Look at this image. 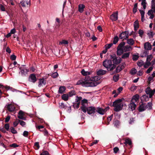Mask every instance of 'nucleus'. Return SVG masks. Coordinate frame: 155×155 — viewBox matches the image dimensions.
<instances>
[{"label":"nucleus","instance_id":"nucleus-29","mask_svg":"<svg viewBox=\"0 0 155 155\" xmlns=\"http://www.w3.org/2000/svg\"><path fill=\"white\" fill-rule=\"evenodd\" d=\"M121 58L122 59H126L129 58L130 53L129 52L123 54Z\"/></svg>","mask_w":155,"mask_h":155},{"label":"nucleus","instance_id":"nucleus-5","mask_svg":"<svg viewBox=\"0 0 155 155\" xmlns=\"http://www.w3.org/2000/svg\"><path fill=\"white\" fill-rule=\"evenodd\" d=\"M125 45V43L122 41L120 43L117 48V55L120 56L124 53L123 49Z\"/></svg>","mask_w":155,"mask_h":155},{"label":"nucleus","instance_id":"nucleus-3","mask_svg":"<svg viewBox=\"0 0 155 155\" xmlns=\"http://www.w3.org/2000/svg\"><path fill=\"white\" fill-rule=\"evenodd\" d=\"M98 84L94 83H89L88 81H85V80L80 79L78 81L76 85H81L83 87H95Z\"/></svg>","mask_w":155,"mask_h":155},{"label":"nucleus","instance_id":"nucleus-44","mask_svg":"<svg viewBox=\"0 0 155 155\" xmlns=\"http://www.w3.org/2000/svg\"><path fill=\"white\" fill-rule=\"evenodd\" d=\"M153 56L151 54L148 55L147 56L146 61L150 62Z\"/></svg>","mask_w":155,"mask_h":155},{"label":"nucleus","instance_id":"nucleus-25","mask_svg":"<svg viewBox=\"0 0 155 155\" xmlns=\"http://www.w3.org/2000/svg\"><path fill=\"white\" fill-rule=\"evenodd\" d=\"M81 72V74L84 76L90 75L92 73L91 71H85L84 69L82 70Z\"/></svg>","mask_w":155,"mask_h":155},{"label":"nucleus","instance_id":"nucleus-27","mask_svg":"<svg viewBox=\"0 0 155 155\" xmlns=\"http://www.w3.org/2000/svg\"><path fill=\"white\" fill-rule=\"evenodd\" d=\"M134 30L136 31L139 28V22L138 20H136L134 23Z\"/></svg>","mask_w":155,"mask_h":155},{"label":"nucleus","instance_id":"nucleus-35","mask_svg":"<svg viewBox=\"0 0 155 155\" xmlns=\"http://www.w3.org/2000/svg\"><path fill=\"white\" fill-rule=\"evenodd\" d=\"M144 62L141 60H140L138 61L137 62V65L139 67H141L142 66H143V65H144Z\"/></svg>","mask_w":155,"mask_h":155},{"label":"nucleus","instance_id":"nucleus-41","mask_svg":"<svg viewBox=\"0 0 155 155\" xmlns=\"http://www.w3.org/2000/svg\"><path fill=\"white\" fill-rule=\"evenodd\" d=\"M151 8L155 10V0H152L151 1Z\"/></svg>","mask_w":155,"mask_h":155},{"label":"nucleus","instance_id":"nucleus-6","mask_svg":"<svg viewBox=\"0 0 155 155\" xmlns=\"http://www.w3.org/2000/svg\"><path fill=\"white\" fill-rule=\"evenodd\" d=\"M20 70L21 75L23 76H25L28 74V73L29 71V69L28 68L26 67V65H22L19 68Z\"/></svg>","mask_w":155,"mask_h":155},{"label":"nucleus","instance_id":"nucleus-10","mask_svg":"<svg viewBox=\"0 0 155 155\" xmlns=\"http://www.w3.org/2000/svg\"><path fill=\"white\" fill-rule=\"evenodd\" d=\"M110 18L112 21H116L118 18L117 12H115L112 14L110 16Z\"/></svg>","mask_w":155,"mask_h":155},{"label":"nucleus","instance_id":"nucleus-32","mask_svg":"<svg viewBox=\"0 0 155 155\" xmlns=\"http://www.w3.org/2000/svg\"><path fill=\"white\" fill-rule=\"evenodd\" d=\"M124 143L126 145L128 144V145H130L132 144V142L129 138H127L125 140Z\"/></svg>","mask_w":155,"mask_h":155},{"label":"nucleus","instance_id":"nucleus-37","mask_svg":"<svg viewBox=\"0 0 155 155\" xmlns=\"http://www.w3.org/2000/svg\"><path fill=\"white\" fill-rule=\"evenodd\" d=\"M119 38L117 36H115L114 38L113 41V44H116L119 41Z\"/></svg>","mask_w":155,"mask_h":155},{"label":"nucleus","instance_id":"nucleus-62","mask_svg":"<svg viewBox=\"0 0 155 155\" xmlns=\"http://www.w3.org/2000/svg\"><path fill=\"white\" fill-rule=\"evenodd\" d=\"M16 56L14 54L11 55L10 56V59L11 60L14 61L16 59Z\"/></svg>","mask_w":155,"mask_h":155},{"label":"nucleus","instance_id":"nucleus-55","mask_svg":"<svg viewBox=\"0 0 155 155\" xmlns=\"http://www.w3.org/2000/svg\"><path fill=\"white\" fill-rule=\"evenodd\" d=\"M153 77L150 76L148 78V84H150L151 83V81L152 80L153 81Z\"/></svg>","mask_w":155,"mask_h":155},{"label":"nucleus","instance_id":"nucleus-2","mask_svg":"<svg viewBox=\"0 0 155 155\" xmlns=\"http://www.w3.org/2000/svg\"><path fill=\"white\" fill-rule=\"evenodd\" d=\"M103 66L107 69L108 71H112L116 67V65L112 64L111 61L106 60L103 63Z\"/></svg>","mask_w":155,"mask_h":155},{"label":"nucleus","instance_id":"nucleus-14","mask_svg":"<svg viewBox=\"0 0 155 155\" xmlns=\"http://www.w3.org/2000/svg\"><path fill=\"white\" fill-rule=\"evenodd\" d=\"M106 110H104L102 108L97 107L96 108V112L101 115H104Z\"/></svg>","mask_w":155,"mask_h":155},{"label":"nucleus","instance_id":"nucleus-1","mask_svg":"<svg viewBox=\"0 0 155 155\" xmlns=\"http://www.w3.org/2000/svg\"><path fill=\"white\" fill-rule=\"evenodd\" d=\"M124 99L123 98L119 99L113 102L112 106L114 107V110L116 112H118L122 110L123 107V104L122 102Z\"/></svg>","mask_w":155,"mask_h":155},{"label":"nucleus","instance_id":"nucleus-57","mask_svg":"<svg viewBox=\"0 0 155 155\" xmlns=\"http://www.w3.org/2000/svg\"><path fill=\"white\" fill-rule=\"evenodd\" d=\"M9 146L11 147H13V148H15L18 146V145L16 143H13L10 145Z\"/></svg>","mask_w":155,"mask_h":155},{"label":"nucleus","instance_id":"nucleus-36","mask_svg":"<svg viewBox=\"0 0 155 155\" xmlns=\"http://www.w3.org/2000/svg\"><path fill=\"white\" fill-rule=\"evenodd\" d=\"M34 148L36 150H38L40 148L39 143L38 142H36L34 144Z\"/></svg>","mask_w":155,"mask_h":155},{"label":"nucleus","instance_id":"nucleus-7","mask_svg":"<svg viewBox=\"0 0 155 155\" xmlns=\"http://www.w3.org/2000/svg\"><path fill=\"white\" fill-rule=\"evenodd\" d=\"M147 94L149 95V97L151 98L155 93V89L152 90L150 87H147L145 90Z\"/></svg>","mask_w":155,"mask_h":155},{"label":"nucleus","instance_id":"nucleus-31","mask_svg":"<svg viewBox=\"0 0 155 155\" xmlns=\"http://www.w3.org/2000/svg\"><path fill=\"white\" fill-rule=\"evenodd\" d=\"M127 43L130 45H133L134 44V41L132 38L127 39Z\"/></svg>","mask_w":155,"mask_h":155},{"label":"nucleus","instance_id":"nucleus-23","mask_svg":"<svg viewBox=\"0 0 155 155\" xmlns=\"http://www.w3.org/2000/svg\"><path fill=\"white\" fill-rule=\"evenodd\" d=\"M129 107H130L131 108V110L133 111L135 110L136 107V105L135 104L134 102H131L130 103L129 105Z\"/></svg>","mask_w":155,"mask_h":155},{"label":"nucleus","instance_id":"nucleus-9","mask_svg":"<svg viewBox=\"0 0 155 155\" xmlns=\"http://www.w3.org/2000/svg\"><path fill=\"white\" fill-rule=\"evenodd\" d=\"M140 104L138 107V110L139 112H142L144 111L146 109V103H143V102H140Z\"/></svg>","mask_w":155,"mask_h":155},{"label":"nucleus","instance_id":"nucleus-8","mask_svg":"<svg viewBox=\"0 0 155 155\" xmlns=\"http://www.w3.org/2000/svg\"><path fill=\"white\" fill-rule=\"evenodd\" d=\"M28 80L30 82L35 83L37 81V78L34 74H32L29 76Z\"/></svg>","mask_w":155,"mask_h":155},{"label":"nucleus","instance_id":"nucleus-24","mask_svg":"<svg viewBox=\"0 0 155 155\" xmlns=\"http://www.w3.org/2000/svg\"><path fill=\"white\" fill-rule=\"evenodd\" d=\"M85 8V5L83 4H80L78 5V11L80 13H82Z\"/></svg>","mask_w":155,"mask_h":155},{"label":"nucleus","instance_id":"nucleus-51","mask_svg":"<svg viewBox=\"0 0 155 155\" xmlns=\"http://www.w3.org/2000/svg\"><path fill=\"white\" fill-rule=\"evenodd\" d=\"M20 124L23 127L25 125V123L24 121L18 119Z\"/></svg>","mask_w":155,"mask_h":155},{"label":"nucleus","instance_id":"nucleus-42","mask_svg":"<svg viewBox=\"0 0 155 155\" xmlns=\"http://www.w3.org/2000/svg\"><path fill=\"white\" fill-rule=\"evenodd\" d=\"M59 107L61 108H64L66 109L67 107L63 103H59Z\"/></svg>","mask_w":155,"mask_h":155},{"label":"nucleus","instance_id":"nucleus-45","mask_svg":"<svg viewBox=\"0 0 155 155\" xmlns=\"http://www.w3.org/2000/svg\"><path fill=\"white\" fill-rule=\"evenodd\" d=\"M49 152L46 150H43L41 153L40 154V155H49Z\"/></svg>","mask_w":155,"mask_h":155},{"label":"nucleus","instance_id":"nucleus-26","mask_svg":"<svg viewBox=\"0 0 155 155\" xmlns=\"http://www.w3.org/2000/svg\"><path fill=\"white\" fill-rule=\"evenodd\" d=\"M124 67L123 65H119L116 68V70L115 71V72L117 73L121 71L123 68Z\"/></svg>","mask_w":155,"mask_h":155},{"label":"nucleus","instance_id":"nucleus-15","mask_svg":"<svg viewBox=\"0 0 155 155\" xmlns=\"http://www.w3.org/2000/svg\"><path fill=\"white\" fill-rule=\"evenodd\" d=\"M144 48L145 50H150L152 49V45L149 42H146L144 44Z\"/></svg>","mask_w":155,"mask_h":155},{"label":"nucleus","instance_id":"nucleus-17","mask_svg":"<svg viewBox=\"0 0 155 155\" xmlns=\"http://www.w3.org/2000/svg\"><path fill=\"white\" fill-rule=\"evenodd\" d=\"M127 34H129V32L128 31H125L124 32H122L119 35V38L120 39H124L125 36Z\"/></svg>","mask_w":155,"mask_h":155},{"label":"nucleus","instance_id":"nucleus-48","mask_svg":"<svg viewBox=\"0 0 155 155\" xmlns=\"http://www.w3.org/2000/svg\"><path fill=\"white\" fill-rule=\"evenodd\" d=\"M11 129V132L13 134H16L17 133L16 130L13 127H11L10 128Z\"/></svg>","mask_w":155,"mask_h":155},{"label":"nucleus","instance_id":"nucleus-43","mask_svg":"<svg viewBox=\"0 0 155 155\" xmlns=\"http://www.w3.org/2000/svg\"><path fill=\"white\" fill-rule=\"evenodd\" d=\"M58 74L57 72L53 73L51 75V76L53 78H56L58 77Z\"/></svg>","mask_w":155,"mask_h":155},{"label":"nucleus","instance_id":"nucleus-60","mask_svg":"<svg viewBox=\"0 0 155 155\" xmlns=\"http://www.w3.org/2000/svg\"><path fill=\"white\" fill-rule=\"evenodd\" d=\"M82 97H77V98L76 99V102H80V101L82 100Z\"/></svg>","mask_w":155,"mask_h":155},{"label":"nucleus","instance_id":"nucleus-59","mask_svg":"<svg viewBox=\"0 0 155 155\" xmlns=\"http://www.w3.org/2000/svg\"><path fill=\"white\" fill-rule=\"evenodd\" d=\"M138 58V56L136 55H134L133 56L132 59L134 61H136L137 60Z\"/></svg>","mask_w":155,"mask_h":155},{"label":"nucleus","instance_id":"nucleus-58","mask_svg":"<svg viewBox=\"0 0 155 155\" xmlns=\"http://www.w3.org/2000/svg\"><path fill=\"white\" fill-rule=\"evenodd\" d=\"M114 153H117V152L119 151V148L117 147H115L114 149Z\"/></svg>","mask_w":155,"mask_h":155},{"label":"nucleus","instance_id":"nucleus-56","mask_svg":"<svg viewBox=\"0 0 155 155\" xmlns=\"http://www.w3.org/2000/svg\"><path fill=\"white\" fill-rule=\"evenodd\" d=\"M60 44H61L66 45L68 44V42L67 41L65 40H63L62 41L60 42Z\"/></svg>","mask_w":155,"mask_h":155},{"label":"nucleus","instance_id":"nucleus-18","mask_svg":"<svg viewBox=\"0 0 155 155\" xmlns=\"http://www.w3.org/2000/svg\"><path fill=\"white\" fill-rule=\"evenodd\" d=\"M121 60L122 59L121 58L119 57L118 59H117V57L115 59L113 60L112 61L114 63L113 64L115 65V64L117 65L119 64L121 62Z\"/></svg>","mask_w":155,"mask_h":155},{"label":"nucleus","instance_id":"nucleus-22","mask_svg":"<svg viewBox=\"0 0 155 155\" xmlns=\"http://www.w3.org/2000/svg\"><path fill=\"white\" fill-rule=\"evenodd\" d=\"M106 72L107 71H106L100 69L97 72V75L99 76L105 74Z\"/></svg>","mask_w":155,"mask_h":155},{"label":"nucleus","instance_id":"nucleus-49","mask_svg":"<svg viewBox=\"0 0 155 155\" xmlns=\"http://www.w3.org/2000/svg\"><path fill=\"white\" fill-rule=\"evenodd\" d=\"M114 124L115 126L117 127L120 124V122L118 120H116L114 122Z\"/></svg>","mask_w":155,"mask_h":155},{"label":"nucleus","instance_id":"nucleus-11","mask_svg":"<svg viewBox=\"0 0 155 155\" xmlns=\"http://www.w3.org/2000/svg\"><path fill=\"white\" fill-rule=\"evenodd\" d=\"M6 108L10 112H12L15 110V107L12 104H10L6 105Z\"/></svg>","mask_w":155,"mask_h":155},{"label":"nucleus","instance_id":"nucleus-52","mask_svg":"<svg viewBox=\"0 0 155 155\" xmlns=\"http://www.w3.org/2000/svg\"><path fill=\"white\" fill-rule=\"evenodd\" d=\"M5 129L7 131L9 130V125L8 124H6L4 126Z\"/></svg>","mask_w":155,"mask_h":155},{"label":"nucleus","instance_id":"nucleus-63","mask_svg":"<svg viewBox=\"0 0 155 155\" xmlns=\"http://www.w3.org/2000/svg\"><path fill=\"white\" fill-rule=\"evenodd\" d=\"M10 118V116L9 115H8V116L6 118H5V123H7L8 122Z\"/></svg>","mask_w":155,"mask_h":155},{"label":"nucleus","instance_id":"nucleus-39","mask_svg":"<svg viewBox=\"0 0 155 155\" xmlns=\"http://www.w3.org/2000/svg\"><path fill=\"white\" fill-rule=\"evenodd\" d=\"M152 104L151 102H149L148 103L147 105H146V108H148L149 109H151L152 107Z\"/></svg>","mask_w":155,"mask_h":155},{"label":"nucleus","instance_id":"nucleus-19","mask_svg":"<svg viewBox=\"0 0 155 155\" xmlns=\"http://www.w3.org/2000/svg\"><path fill=\"white\" fill-rule=\"evenodd\" d=\"M149 97L146 94L143 95L140 97L141 102L143 101H147L149 100Z\"/></svg>","mask_w":155,"mask_h":155},{"label":"nucleus","instance_id":"nucleus-61","mask_svg":"<svg viewBox=\"0 0 155 155\" xmlns=\"http://www.w3.org/2000/svg\"><path fill=\"white\" fill-rule=\"evenodd\" d=\"M91 78L89 76H86L85 79L84 80L85 81H91Z\"/></svg>","mask_w":155,"mask_h":155},{"label":"nucleus","instance_id":"nucleus-16","mask_svg":"<svg viewBox=\"0 0 155 155\" xmlns=\"http://www.w3.org/2000/svg\"><path fill=\"white\" fill-rule=\"evenodd\" d=\"M140 98V96L138 94H136L131 99V102H135L139 100Z\"/></svg>","mask_w":155,"mask_h":155},{"label":"nucleus","instance_id":"nucleus-53","mask_svg":"<svg viewBox=\"0 0 155 155\" xmlns=\"http://www.w3.org/2000/svg\"><path fill=\"white\" fill-rule=\"evenodd\" d=\"M138 33L139 34V36L141 37L142 38V36H143V31L142 30H141V29H140L139 30V31H138Z\"/></svg>","mask_w":155,"mask_h":155},{"label":"nucleus","instance_id":"nucleus-28","mask_svg":"<svg viewBox=\"0 0 155 155\" xmlns=\"http://www.w3.org/2000/svg\"><path fill=\"white\" fill-rule=\"evenodd\" d=\"M69 96L67 94H64L61 96V98L64 101H67L68 100Z\"/></svg>","mask_w":155,"mask_h":155},{"label":"nucleus","instance_id":"nucleus-21","mask_svg":"<svg viewBox=\"0 0 155 155\" xmlns=\"http://www.w3.org/2000/svg\"><path fill=\"white\" fill-rule=\"evenodd\" d=\"M131 47L128 45L124 46V49H123V51L124 52H127L129 51L130 50V49H132Z\"/></svg>","mask_w":155,"mask_h":155},{"label":"nucleus","instance_id":"nucleus-46","mask_svg":"<svg viewBox=\"0 0 155 155\" xmlns=\"http://www.w3.org/2000/svg\"><path fill=\"white\" fill-rule=\"evenodd\" d=\"M75 94V92L74 91H71L68 92V95L70 97H71Z\"/></svg>","mask_w":155,"mask_h":155},{"label":"nucleus","instance_id":"nucleus-30","mask_svg":"<svg viewBox=\"0 0 155 155\" xmlns=\"http://www.w3.org/2000/svg\"><path fill=\"white\" fill-rule=\"evenodd\" d=\"M87 100L85 99H84L83 100H82L81 101V104L82 105V106L80 108L82 107H86L85 105L84 104L87 103Z\"/></svg>","mask_w":155,"mask_h":155},{"label":"nucleus","instance_id":"nucleus-54","mask_svg":"<svg viewBox=\"0 0 155 155\" xmlns=\"http://www.w3.org/2000/svg\"><path fill=\"white\" fill-rule=\"evenodd\" d=\"M153 69V67H150L146 71V73L147 74H149L152 71Z\"/></svg>","mask_w":155,"mask_h":155},{"label":"nucleus","instance_id":"nucleus-34","mask_svg":"<svg viewBox=\"0 0 155 155\" xmlns=\"http://www.w3.org/2000/svg\"><path fill=\"white\" fill-rule=\"evenodd\" d=\"M151 64V63L150 62L146 61L145 64H144V67L145 68H147Z\"/></svg>","mask_w":155,"mask_h":155},{"label":"nucleus","instance_id":"nucleus-40","mask_svg":"<svg viewBox=\"0 0 155 155\" xmlns=\"http://www.w3.org/2000/svg\"><path fill=\"white\" fill-rule=\"evenodd\" d=\"M154 12H155V10L151 9L148 11L147 14L148 15H150L153 14Z\"/></svg>","mask_w":155,"mask_h":155},{"label":"nucleus","instance_id":"nucleus-12","mask_svg":"<svg viewBox=\"0 0 155 155\" xmlns=\"http://www.w3.org/2000/svg\"><path fill=\"white\" fill-rule=\"evenodd\" d=\"M100 79V78L98 76H95L91 78V81H93L91 82H89V83H94L95 82L98 84L95 86H96L100 83V82L98 81Z\"/></svg>","mask_w":155,"mask_h":155},{"label":"nucleus","instance_id":"nucleus-64","mask_svg":"<svg viewBox=\"0 0 155 155\" xmlns=\"http://www.w3.org/2000/svg\"><path fill=\"white\" fill-rule=\"evenodd\" d=\"M20 3L23 7H25L26 6V2L25 1H22Z\"/></svg>","mask_w":155,"mask_h":155},{"label":"nucleus","instance_id":"nucleus-33","mask_svg":"<svg viewBox=\"0 0 155 155\" xmlns=\"http://www.w3.org/2000/svg\"><path fill=\"white\" fill-rule=\"evenodd\" d=\"M137 5L138 3H135V4L134 5V7L133 8V13L134 14L137 11Z\"/></svg>","mask_w":155,"mask_h":155},{"label":"nucleus","instance_id":"nucleus-13","mask_svg":"<svg viewBox=\"0 0 155 155\" xmlns=\"http://www.w3.org/2000/svg\"><path fill=\"white\" fill-rule=\"evenodd\" d=\"M39 80V82L38 86L39 87H41L42 86V84L44 85L46 84V81L44 78H40Z\"/></svg>","mask_w":155,"mask_h":155},{"label":"nucleus","instance_id":"nucleus-50","mask_svg":"<svg viewBox=\"0 0 155 155\" xmlns=\"http://www.w3.org/2000/svg\"><path fill=\"white\" fill-rule=\"evenodd\" d=\"M113 79L114 81L116 82L119 79V76L116 75H114L113 77Z\"/></svg>","mask_w":155,"mask_h":155},{"label":"nucleus","instance_id":"nucleus-38","mask_svg":"<svg viewBox=\"0 0 155 155\" xmlns=\"http://www.w3.org/2000/svg\"><path fill=\"white\" fill-rule=\"evenodd\" d=\"M137 72V70L134 68H133L131 69L130 73L132 75H134Z\"/></svg>","mask_w":155,"mask_h":155},{"label":"nucleus","instance_id":"nucleus-4","mask_svg":"<svg viewBox=\"0 0 155 155\" xmlns=\"http://www.w3.org/2000/svg\"><path fill=\"white\" fill-rule=\"evenodd\" d=\"M82 111L84 113H86L87 112L88 114H94L96 112V108L94 107L90 106L88 107H82L81 108Z\"/></svg>","mask_w":155,"mask_h":155},{"label":"nucleus","instance_id":"nucleus-20","mask_svg":"<svg viewBox=\"0 0 155 155\" xmlns=\"http://www.w3.org/2000/svg\"><path fill=\"white\" fill-rule=\"evenodd\" d=\"M66 87L64 86H61L59 88L58 91V93L59 94H63L65 91Z\"/></svg>","mask_w":155,"mask_h":155},{"label":"nucleus","instance_id":"nucleus-47","mask_svg":"<svg viewBox=\"0 0 155 155\" xmlns=\"http://www.w3.org/2000/svg\"><path fill=\"white\" fill-rule=\"evenodd\" d=\"M154 35L153 31H150L147 33V35H148L150 38H152Z\"/></svg>","mask_w":155,"mask_h":155}]
</instances>
